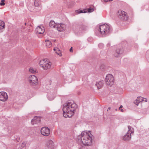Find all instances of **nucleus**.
<instances>
[{"label": "nucleus", "instance_id": "obj_1", "mask_svg": "<svg viewBox=\"0 0 149 149\" xmlns=\"http://www.w3.org/2000/svg\"><path fill=\"white\" fill-rule=\"evenodd\" d=\"M77 107V105L73 101H69L65 103L63 108L64 117L67 118L72 116L74 115Z\"/></svg>", "mask_w": 149, "mask_h": 149}, {"label": "nucleus", "instance_id": "obj_2", "mask_svg": "<svg viewBox=\"0 0 149 149\" xmlns=\"http://www.w3.org/2000/svg\"><path fill=\"white\" fill-rule=\"evenodd\" d=\"M92 135L90 132H82L81 134L78 136V139L80 142L86 146H91L93 143V139L92 136Z\"/></svg>", "mask_w": 149, "mask_h": 149}, {"label": "nucleus", "instance_id": "obj_3", "mask_svg": "<svg viewBox=\"0 0 149 149\" xmlns=\"http://www.w3.org/2000/svg\"><path fill=\"white\" fill-rule=\"evenodd\" d=\"M98 30L101 34L106 35L109 34L111 32L112 29L109 24H105L100 25Z\"/></svg>", "mask_w": 149, "mask_h": 149}, {"label": "nucleus", "instance_id": "obj_4", "mask_svg": "<svg viewBox=\"0 0 149 149\" xmlns=\"http://www.w3.org/2000/svg\"><path fill=\"white\" fill-rule=\"evenodd\" d=\"M39 64L40 66L42 67L43 69L47 70L51 68L52 63L51 62H49L47 59H45L41 60Z\"/></svg>", "mask_w": 149, "mask_h": 149}, {"label": "nucleus", "instance_id": "obj_5", "mask_svg": "<svg viewBox=\"0 0 149 149\" xmlns=\"http://www.w3.org/2000/svg\"><path fill=\"white\" fill-rule=\"evenodd\" d=\"M117 14L118 17L122 20L126 21L128 19L127 13L123 10H118Z\"/></svg>", "mask_w": 149, "mask_h": 149}, {"label": "nucleus", "instance_id": "obj_6", "mask_svg": "<svg viewBox=\"0 0 149 149\" xmlns=\"http://www.w3.org/2000/svg\"><path fill=\"white\" fill-rule=\"evenodd\" d=\"M106 84L110 86L113 84L114 79L112 75L110 74H107L106 77Z\"/></svg>", "mask_w": 149, "mask_h": 149}, {"label": "nucleus", "instance_id": "obj_7", "mask_svg": "<svg viewBox=\"0 0 149 149\" xmlns=\"http://www.w3.org/2000/svg\"><path fill=\"white\" fill-rule=\"evenodd\" d=\"M29 81L31 85L35 86L38 83V79L36 76L32 75L29 76Z\"/></svg>", "mask_w": 149, "mask_h": 149}, {"label": "nucleus", "instance_id": "obj_8", "mask_svg": "<svg viewBox=\"0 0 149 149\" xmlns=\"http://www.w3.org/2000/svg\"><path fill=\"white\" fill-rule=\"evenodd\" d=\"M41 134L45 136H47L50 134V129L47 127H44L41 129Z\"/></svg>", "mask_w": 149, "mask_h": 149}, {"label": "nucleus", "instance_id": "obj_9", "mask_svg": "<svg viewBox=\"0 0 149 149\" xmlns=\"http://www.w3.org/2000/svg\"><path fill=\"white\" fill-rule=\"evenodd\" d=\"M8 97L7 93L3 91L0 92V100L5 102L8 99Z\"/></svg>", "mask_w": 149, "mask_h": 149}, {"label": "nucleus", "instance_id": "obj_10", "mask_svg": "<svg viewBox=\"0 0 149 149\" xmlns=\"http://www.w3.org/2000/svg\"><path fill=\"white\" fill-rule=\"evenodd\" d=\"M54 148L53 142L52 140H49L47 142L44 149H53Z\"/></svg>", "mask_w": 149, "mask_h": 149}, {"label": "nucleus", "instance_id": "obj_11", "mask_svg": "<svg viewBox=\"0 0 149 149\" xmlns=\"http://www.w3.org/2000/svg\"><path fill=\"white\" fill-rule=\"evenodd\" d=\"M66 27L65 25L63 24H56V28L57 30L60 32L63 31L64 30Z\"/></svg>", "mask_w": 149, "mask_h": 149}, {"label": "nucleus", "instance_id": "obj_12", "mask_svg": "<svg viewBox=\"0 0 149 149\" xmlns=\"http://www.w3.org/2000/svg\"><path fill=\"white\" fill-rule=\"evenodd\" d=\"M44 32V27L42 26H38L36 29V32L37 33L42 34Z\"/></svg>", "mask_w": 149, "mask_h": 149}, {"label": "nucleus", "instance_id": "obj_13", "mask_svg": "<svg viewBox=\"0 0 149 149\" xmlns=\"http://www.w3.org/2000/svg\"><path fill=\"white\" fill-rule=\"evenodd\" d=\"M40 118L38 116H35L31 120V123L33 125L36 124L40 122Z\"/></svg>", "mask_w": 149, "mask_h": 149}, {"label": "nucleus", "instance_id": "obj_14", "mask_svg": "<svg viewBox=\"0 0 149 149\" xmlns=\"http://www.w3.org/2000/svg\"><path fill=\"white\" fill-rule=\"evenodd\" d=\"M123 53V51L122 49H120V48H118L116 51V52L114 54V56L116 57H118L119 55L122 54Z\"/></svg>", "mask_w": 149, "mask_h": 149}, {"label": "nucleus", "instance_id": "obj_15", "mask_svg": "<svg viewBox=\"0 0 149 149\" xmlns=\"http://www.w3.org/2000/svg\"><path fill=\"white\" fill-rule=\"evenodd\" d=\"M131 138V134L127 133L126 134L123 136V139L125 141H128L130 140Z\"/></svg>", "mask_w": 149, "mask_h": 149}, {"label": "nucleus", "instance_id": "obj_16", "mask_svg": "<svg viewBox=\"0 0 149 149\" xmlns=\"http://www.w3.org/2000/svg\"><path fill=\"white\" fill-rule=\"evenodd\" d=\"M103 84L104 82L102 81L96 82L95 85L97 86L98 89H100L102 87Z\"/></svg>", "mask_w": 149, "mask_h": 149}, {"label": "nucleus", "instance_id": "obj_17", "mask_svg": "<svg viewBox=\"0 0 149 149\" xmlns=\"http://www.w3.org/2000/svg\"><path fill=\"white\" fill-rule=\"evenodd\" d=\"M5 24L4 22L0 20V33L2 32L5 28Z\"/></svg>", "mask_w": 149, "mask_h": 149}, {"label": "nucleus", "instance_id": "obj_18", "mask_svg": "<svg viewBox=\"0 0 149 149\" xmlns=\"http://www.w3.org/2000/svg\"><path fill=\"white\" fill-rule=\"evenodd\" d=\"M49 25L51 28H56V24L53 21H51L50 22Z\"/></svg>", "mask_w": 149, "mask_h": 149}, {"label": "nucleus", "instance_id": "obj_19", "mask_svg": "<svg viewBox=\"0 0 149 149\" xmlns=\"http://www.w3.org/2000/svg\"><path fill=\"white\" fill-rule=\"evenodd\" d=\"M29 70L30 72L32 73H36L38 72L36 69L32 67L30 68Z\"/></svg>", "mask_w": 149, "mask_h": 149}, {"label": "nucleus", "instance_id": "obj_20", "mask_svg": "<svg viewBox=\"0 0 149 149\" xmlns=\"http://www.w3.org/2000/svg\"><path fill=\"white\" fill-rule=\"evenodd\" d=\"M55 97V95L49 94L48 95V98L49 100H52L54 99Z\"/></svg>", "mask_w": 149, "mask_h": 149}, {"label": "nucleus", "instance_id": "obj_21", "mask_svg": "<svg viewBox=\"0 0 149 149\" xmlns=\"http://www.w3.org/2000/svg\"><path fill=\"white\" fill-rule=\"evenodd\" d=\"M128 128L129 130L127 131V133L131 134L133 133L134 130L133 128L130 126H128Z\"/></svg>", "mask_w": 149, "mask_h": 149}, {"label": "nucleus", "instance_id": "obj_22", "mask_svg": "<svg viewBox=\"0 0 149 149\" xmlns=\"http://www.w3.org/2000/svg\"><path fill=\"white\" fill-rule=\"evenodd\" d=\"M46 45L48 47H51L52 46L51 42L49 40H46L45 41Z\"/></svg>", "mask_w": 149, "mask_h": 149}, {"label": "nucleus", "instance_id": "obj_23", "mask_svg": "<svg viewBox=\"0 0 149 149\" xmlns=\"http://www.w3.org/2000/svg\"><path fill=\"white\" fill-rule=\"evenodd\" d=\"M86 9H84L83 10H76V13L78 14L82 13H86Z\"/></svg>", "mask_w": 149, "mask_h": 149}, {"label": "nucleus", "instance_id": "obj_24", "mask_svg": "<svg viewBox=\"0 0 149 149\" xmlns=\"http://www.w3.org/2000/svg\"><path fill=\"white\" fill-rule=\"evenodd\" d=\"M86 13H91L94 11V9L93 8L90 7L87 9H86Z\"/></svg>", "mask_w": 149, "mask_h": 149}, {"label": "nucleus", "instance_id": "obj_25", "mask_svg": "<svg viewBox=\"0 0 149 149\" xmlns=\"http://www.w3.org/2000/svg\"><path fill=\"white\" fill-rule=\"evenodd\" d=\"M56 53L60 56H62L61 52L60 51V49L58 48H57L56 49Z\"/></svg>", "mask_w": 149, "mask_h": 149}, {"label": "nucleus", "instance_id": "obj_26", "mask_svg": "<svg viewBox=\"0 0 149 149\" xmlns=\"http://www.w3.org/2000/svg\"><path fill=\"white\" fill-rule=\"evenodd\" d=\"M143 97H138L136 99V102H141L143 101Z\"/></svg>", "mask_w": 149, "mask_h": 149}, {"label": "nucleus", "instance_id": "obj_27", "mask_svg": "<svg viewBox=\"0 0 149 149\" xmlns=\"http://www.w3.org/2000/svg\"><path fill=\"white\" fill-rule=\"evenodd\" d=\"M86 27L84 25H81L80 27V29L81 30H84L86 29Z\"/></svg>", "mask_w": 149, "mask_h": 149}, {"label": "nucleus", "instance_id": "obj_28", "mask_svg": "<svg viewBox=\"0 0 149 149\" xmlns=\"http://www.w3.org/2000/svg\"><path fill=\"white\" fill-rule=\"evenodd\" d=\"M4 0H1V2L0 3V5L1 6H4L5 5V3H4Z\"/></svg>", "mask_w": 149, "mask_h": 149}, {"label": "nucleus", "instance_id": "obj_29", "mask_svg": "<svg viewBox=\"0 0 149 149\" xmlns=\"http://www.w3.org/2000/svg\"><path fill=\"white\" fill-rule=\"evenodd\" d=\"M104 44L102 43H100L98 45L99 47L100 48H101V49L102 48L104 47Z\"/></svg>", "mask_w": 149, "mask_h": 149}, {"label": "nucleus", "instance_id": "obj_30", "mask_svg": "<svg viewBox=\"0 0 149 149\" xmlns=\"http://www.w3.org/2000/svg\"><path fill=\"white\" fill-rule=\"evenodd\" d=\"M25 146V143L24 142H23L21 145V148H23Z\"/></svg>", "mask_w": 149, "mask_h": 149}, {"label": "nucleus", "instance_id": "obj_31", "mask_svg": "<svg viewBox=\"0 0 149 149\" xmlns=\"http://www.w3.org/2000/svg\"><path fill=\"white\" fill-rule=\"evenodd\" d=\"M34 5L35 6L37 7L39 5V4L37 2H36V1H35L34 3Z\"/></svg>", "mask_w": 149, "mask_h": 149}, {"label": "nucleus", "instance_id": "obj_32", "mask_svg": "<svg viewBox=\"0 0 149 149\" xmlns=\"http://www.w3.org/2000/svg\"><path fill=\"white\" fill-rule=\"evenodd\" d=\"M134 103L137 105H138L139 103H140V102H138H138H136V101H134Z\"/></svg>", "mask_w": 149, "mask_h": 149}, {"label": "nucleus", "instance_id": "obj_33", "mask_svg": "<svg viewBox=\"0 0 149 149\" xmlns=\"http://www.w3.org/2000/svg\"><path fill=\"white\" fill-rule=\"evenodd\" d=\"M103 1L106 2L112 1L113 0H103Z\"/></svg>", "mask_w": 149, "mask_h": 149}, {"label": "nucleus", "instance_id": "obj_34", "mask_svg": "<svg viewBox=\"0 0 149 149\" xmlns=\"http://www.w3.org/2000/svg\"><path fill=\"white\" fill-rule=\"evenodd\" d=\"M143 101H144L145 102H147V100L146 98H143Z\"/></svg>", "mask_w": 149, "mask_h": 149}, {"label": "nucleus", "instance_id": "obj_35", "mask_svg": "<svg viewBox=\"0 0 149 149\" xmlns=\"http://www.w3.org/2000/svg\"><path fill=\"white\" fill-rule=\"evenodd\" d=\"M110 43H109V42L107 44V46H108V47H109V46H110Z\"/></svg>", "mask_w": 149, "mask_h": 149}, {"label": "nucleus", "instance_id": "obj_36", "mask_svg": "<svg viewBox=\"0 0 149 149\" xmlns=\"http://www.w3.org/2000/svg\"><path fill=\"white\" fill-rule=\"evenodd\" d=\"M70 52H72V47H71V48L70 49Z\"/></svg>", "mask_w": 149, "mask_h": 149}, {"label": "nucleus", "instance_id": "obj_37", "mask_svg": "<svg viewBox=\"0 0 149 149\" xmlns=\"http://www.w3.org/2000/svg\"><path fill=\"white\" fill-rule=\"evenodd\" d=\"M123 107V106L122 105H120V107H119V109H120Z\"/></svg>", "mask_w": 149, "mask_h": 149}, {"label": "nucleus", "instance_id": "obj_38", "mask_svg": "<svg viewBox=\"0 0 149 149\" xmlns=\"http://www.w3.org/2000/svg\"><path fill=\"white\" fill-rule=\"evenodd\" d=\"M57 48V47H56L55 48H54V50L56 52V50Z\"/></svg>", "mask_w": 149, "mask_h": 149}, {"label": "nucleus", "instance_id": "obj_39", "mask_svg": "<svg viewBox=\"0 0 149 149\" xmlns=\"http://www.w3.org/2000/svg\"><path fill=\"white\" fill-rule=\"evenodd\" d=\"M120 111L122 112H123V109H121V110H120Z\"/></svg>", "mask_w": 149, "mask_h": 149}, {"label": "nucleus", "instance_id": "obj_40", "mask_svg": "<svg viewBox=\"0 0 149 149\" xmlns=\"http://www.w3.org/2000/svg\"><path fill=\"white\" fill-rule=\"evenodd\" d=\"M108 109H111V108H110V107H109L108 108Z\"/></svg>", "mask_w": 149, "mask_h": 149}]
</instances>
